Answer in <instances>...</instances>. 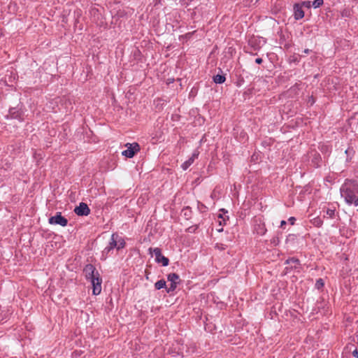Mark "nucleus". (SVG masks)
<instances>
[{"mask_svg": "<svg viewBox=\"0 0 358 358\" xmlns=\"http://www.w3.org/2000/svg\"><path fill=\"white\" fill-rule=\"evenodd\" d=\"M125 246L124 240L117 234V250H120Z\"/></svg>", "mask_w": 358, "mask_h": 358, "instance_id": "14", "label": "nucleus"}, {"mask_svg": "<svg viewBox=\"0 0 358 358\" xmlns=\"http://www.w3.org/2000/svg\"><path fill=\"white\" fill-rule=\"evenodd\" d=\"M303 6L306 7V8H310L311 6H312V3L310 1H303Z\"/></svg>", "mask_w": 358, "mask_h": 358, "instance_id": "24", "label": "nucleus"}, {"mask_svg": "<svg viewBox=\"0 0 358 358\" xmlns=\"http://www.w3.org/2000/svg\"><path fill=\"white\" fill-rule=\"evenodd\" d=\"M117 234H113L110 241L107 247L105 248L103 252L108 253L114 248H117Z\"/></svg>", "mask_w": 358, "mask_h": 358, "instance_id": "8", "label": "nucleus"}, {"mask_svg": "<svg viewBox=\"0 0 358 358\" xmlns=\"http://www.w3.org/2000/svg\"><path fill=\"white\" fill-rule=\"evenodd\" d=\"M84 272L85 273L86 278L90 280L94 279L96 277L99 276L98 271L96 270L95 267L92 264L86 265L84 268Z\"/></svg>", "mask_w": 358, "mask_h": 358, "instance_id": "4", "label": "nucleus"}, {"mask_svg": "<svg viewBox=\"0 0 358 358\" xmlns=\"http://www.w3.org/2000/svg\"><path fill=\"white\" fill-rule=\"evenodd\" d=\"M357 358H358V356H357Z\"/></svg>", "mask_w": 358, "mask_h": 358, "instance_id": "32", "label": "nucleus"}, {"mask_svg": "<svg viewBox=\"0 0 358 358\" xmlns=\"http://www.w3.org/2000/svg\"><path fill=\"white\" fill-rule=\"evenodd\" d=\"M149 252L150 254H154L155 257V260H158L159 257L162 255L161 249L159 248H149Z\"/></svg>", "mask_w": 358, "mask_h": 358, "instance_id": "12", "label": "nucleus"}, {"mask_svg": "<svg viewBox=\"0 0 358 358\" xmlns=\"http://www.w3.org/2000/svg\"><path fill=\"white\" fill-rule=\"evenodd\" d=\"M155 287L156 289H161L162 288L166 287V281L164 280H159L155 284Z\"/></svg>", "mask_w": 358, "mask_h": 358, "instance_id": "18", "label": "nucleus"}, {"mask_svg": "<svg viewBox=\"0 0 358 358\" xmlns=\"http://www.w3.org/2000/svg\"><path fill=\"white\" fill-rule=\"evenodd\" d=\"M199 155V152L198 150H194L192 153V156L189 157V159L185 161L182 165L181 167L183 170L187 169L194 162V160L198 158V156Z\"/></svg>", "mask_w": 358, "mask_h": 358, "instance_id": "7", "label": "nucleus"}, {"mask_svg": "<svg viewBox=\"0 0 358 358\" xmlns=\"http://www.w3.org/2000/svg\"><path fill=\"white\" fill-rule=\"evenodd\" d=\"M74 212L79 216H87L90 214V209L85 203L81 202L78 206L76 207Z\"/></svg>", "mask_w": 358, "mask_h": 358, "instance_id": "5", "label": "nucleus"}, {"mask_svg": "<svg viewBox=\"0 0 358 358\" xmlns=\"http://www.w3.org/2000/svg\"><path fill=\"white\" fill-rule=\"evenodd\" d=\"M262 62H263V60H262V58H257V59H255V62H256L257 64H262Z\"/></svg>", "mask_w": 358, "mask_h": 358, "instance_id": "26", "label": "nucleus"}, {"mask_svg": "<svg viewBox=\"0 0 358 358\" xmlns=\"http://www.w3.org/2000/svg\"><path fill=\"white\" fill-rule=\"evenodd\" d=\"M285 264H292V265L294 264V267L295 268H296L297 266L299 265V261L298 259L292 257V258L287 259L285 262Z\"/></svg>", "mask_w": 358, "mask_h": 358, "instance_id": "16", "label": "nucleus"}, {"mask_svg": "<svg viewBox=\"0 0 358 358\" xmlns=\"http://www.w3.org/2000/svg\"><path fill=\"white\" fill-rule=\"evenodd\" d=\"M354 205L355 206H358V197L355 199V201H354Z\"/></svg>", "mask_w": 358, "mask_h": 358, "instance_id": "29", "label": "nucleus"}, {"mask_svg": "<svg viewBox=\"0 0 358 358\" xmlns=\"http://www.w3.org/2000/svg\"><path fill=\"white\" fill-rule=\"evenodd\" d=\"M48 222L50 224H59L62 227H65L68 224L67 219L63 217L61 213H57L55 216L50 217Z\"/></svg>", "mask_w": 358, "mask_h": 358, "instance_id": "3", "label": "nucleus"}, {"mask_svg": "<svg viewBox=\"0 0 358 358\" xmlns=\"http://www.w3.org/2000/svg\"><path fill=\"white\" fill-rule=\"evenodd\" d=\"M358 194V185L352 180H347L341 187V194L348 205L354 204L356 194Z\"/></svg>", "mask_w": 358, "mask_h": 358, "instance_id": "1", "label": "nucleus"}, {"mask_svg": "<svg viewBox=\"0 0 358 358\" xmlns=\"http://www.w3.org/2000/svg\"><path fill=\"white\" fill-rule=\"evenodd\" d=\"M168 280L171 282V283L178 284L179 283V275L176 273H170L168 275Z\"/></svg>", "mask_w": 358, "mask_h": 358, "instance_id": "11", "label": "nucleus"}, {"mask_svg": "<svg viewBox=\"0 0 358 358\" xmlns=\"http://www.w3.org/2000/svg\"><path fill=\"white\" fill-rule=\"evenodd\" d=\"M286 224V221L282 220L280 222V227H283Z\"/></svg>", "mask_w": 358, "mask_h": 358, "instance_id": "28", "label": "nucleus"}, {"mask_svg": "<svg viewBox=\"0 0 358 358\" xmlns=\"http://www.w3.org/2000/svg\"><path fill=\"white\" fill-rule=\"evenodd\" d=\"M289 221L290 222L291 224H294V221H295V218L294 217H291L289 219Z\"/></svg>", "mask_w": 358, "mask_h": 358, "instance_id": "27", "label": "nucleus"}, {"mask_svg": "<svg viewBox=\"0 0 358 358\" xmlns=\"http://www.w3.org/2000/svg\"><path fill=\"white\" fill-rule=\"evenodd\" d=\"M310 50L309 49H305V50H303V52H304L305 54H308V53L310 52Z\"/></svg>", "mask_w": 358, "mask_h": 358, "instance_id": "30", "label": "nucleus"}, {"mask_svg": "<svg viewBox=\"0 0 358 358\" xmlns=\"http://www.w3.org/2000/svg\"><path fill=\"white\" fill-rule=\"evenodd\" d=\"M342 17H349L350 16V11L348 9H345L341 12Z\"/></svg>", "mask_w": 358, "mask_h": 358, "instance_id": "23", "label": "nucleus"}, {"mask_svg": "<svg viewBox=\"0 0 358 358\" xmlns=\"http://www.w3.org/2000/svg\"><path fill=\"white\" fill-rule=\"evenodd\" d=\"M326 214L329 218H334L335 216V209L328 208Z\"/></svg>", "mask_w": 358, "mask_h": 358, "instance_id": "20", "label": "nucleus"}, {"mask_svg": "<svg viewBox=\"0 0 358 358\" xmlns=\"http://www.w3.org/2000/svg\"><path fill=\"white\" fill-rule=\"evenodd\" d=\"M92 285V292L94 295H98L101 292V282L102 280L99 277H96L94 279L90 280Z\"/></svg>", "mask_w": 358, "mask_h": 358, "instance_id": "6", "label": "nucleus"}, {"mask_svg": "<svg viewBox=\"0 0 358 358\" xmlns=\"http://www.w3.org/2000/svg\"><path fill=\"white\" fill-rule=\"evenodd\" d=\"M324 3L323 0H314L312 3V6L315 8H319Z\"/></svg>", "mask_w": 358, "mask_h": 358, "instance_id": "19", "label": "nucleus"}, {"mask_svg": "<svg viewBox=\"0 0 358 358\" xmlns=\"http://www.w3.org/2000/svg\"><path fill=\"white\" fill-rule=\"evenodd\" d=\"M213 81L217 84L223 83L225 81V77L222 75H216L213 77Z\"/></svg>", "mask_w": 358, "mask_h": 358, "instance_id": "17", "label": "nucleus"}, {"mask_svg": "<svg viewBox=\"0 0 358 358\" xmlns=\"http://www.w3.org/2000/svg\"><path fill=\"white\" fill-rule=\"evenodd\" d=\"M324 280L322 278H319L315 283V287L317 289H320L324 286Z\"/></svg>", "mask_w": 358, "mask_h": 358, "instance_id": "21", "label": "nucleus"}, {"mask_svg": "<svg viewBox=\"0 0 358 358\" xmlns=\"http://www.w3.org/2000/svg\"><path fill=\"white\" fill-rule=\"evenodd\" d=\"M157 263H161L163 266H166L169 265V260L167 257L164 255H161L158 260H155Z\"/></svg>", "mask_w": 358, "mask_h": 358, "instance_id": "15", "label": "nucleus"}, {"mask_svg": "<svg viewBox=\"0 0 358 358\" xmlns=\"http://www.w3.org/2000/svg\"><path fill=\"white\" fill-rule=\"evenodd\" d=\"M352 355L357 358V356H358V350L356 348L353 351H352Z\"/></svg>", "mask_w": 358, "mask_h": 358, "instance_id": "25", "label": "nucleus"}, {"mask_svg": "<svg viewBox=\"0 0 358 358\" xmlns=\"http://www.w3.org/2000/svg\"><path fill=\"white\" fill-rule=\"evenodd\" d=\"M310 222L314 226L317 227H320L323 224L322 220L319 216L313 218Z\"/></svg>", "mask_w": 358, "mask_h": 358, "instance_id": "13", "label": "nucleus"}, {"mask_svg": "<svg viewBox=\"0 0 358 358\" xmlns=\"http://www.w3.org/2000/svg\"><path fill=\"white\" fill-rule=\"evenodd\" d=\"M176 287H177V284L171 283L170 287L166 288V292L168 293L173 292L176 289Z\"/></svg>", "mask_w": 358, "mask_h": 358, "instance_id": "22", "label": "nucleus"}, {"mask_svg": "<svg viewBox=\"0 0 358 358\" xmlns=\"http://www.w3.org/2000/svg\"><path fill=\"white\" fill-rule=\"evenodd\" d=\"M255 232L259 235H264L266 232V229L265 227V224L264 223H259L257 224L255 227Z\"/></svg>", "mask_w": 358, "mask_h": 358, "instance_id": "10", "label": "nucleus"}, {"mask_svg": "<svg viewBox=\"0 0 358 358\" xmlns=\"http://www.w3.org/2000/svg\"><path fill=\"white\" fill-rule=\"evenodd\" d=\"M127 148V150L122 151V155L128 158H131L134 156V155L139 151V145L137 143H127L125 145Z\"/></svg>", "mask_w": 358, "mask_h": 358, "instance_id": "2", "label": "nucleus"}, {"mask_svg": "<svg viewBox=\"0 0 358 358\" xmlns=\"http://www.w3.org/2000/svg\"><path fill=\"white\" fill-rule=\"evenodd\" d=\"M221 210H222V211H223V212H226V211L224 210V209H221Z\"/></svg>", "mask_w": 358, "mask_h": 358, "instance_id": "31", "label": "nucleus"}, {"mask_svg": "<svg viewBox=\"0 0 358 358\" xmlns=\"http://www.w3.org/2000/svg\"><path fill=\"white\" fill-rule=\"evenodd\" d=\"M294 15L296 20H300L304 17V12L301 6L296 4L294 7Z\"/></svg>", "mask_w": 358, "mask_h": 358, "instance_id": "9", "label": "nucleus"}]
</instances>
